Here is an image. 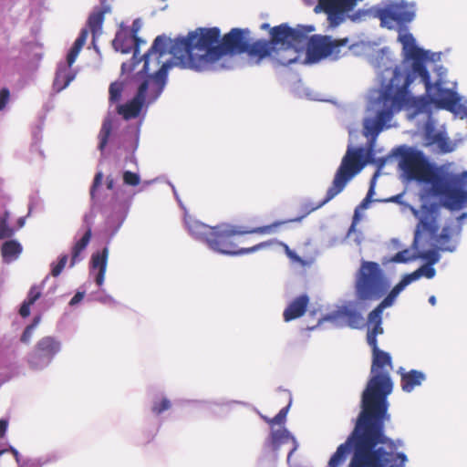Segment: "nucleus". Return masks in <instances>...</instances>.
Segmentation results:
<instances>
[{"label":"nucleus","mask_w":467,"mask_h":467,"mask_svg":"<svg viewBox=\"0 0 467 467\" xmlns=\"http://www.w3.org/2000/svg\"><path fill=\"white\" fill-rule=\"evenodd\" d=\"M38 322H39V317H36L32 324H36V327Z\"/></svg>","instance_id":"nucleus-63"},{"label":"nucleus","mask_w":467,"mask_h":467,"mask_svg":"<svg viewBox=\"0 0 467 467\" xmlns=\"http://www.w3.org/2000/svg\"><path fill=\"white\" fill-rule=\"evenodd\" d=\"M61 350V342L54 337L40 338L29 353L27 362L32 369H42L48 366Z\"/></svg>","instance_id":"nucleus-10"},{"label":"nucleus","mask_w":467,"mask_h":467,"mask_svg":"<svg viewBox=\"0 0 467 467\" xmlns=\"http://www.w3.org/2000/svg\"><path fill=\"white\" fill-rule=\"evenodd\" d=\"M284 246L285 248V251H286V254H288V256L294 257L295 256L294 252H292L286 244H284Z\"/></svg>","instance_id":"nucleus-58"},{"label":"nucleus","mask_w":467,"mask_h":467,"mask_svg":"<svg viewBox=\"0 0 467 467\" xmlns=\"http://www.w3.org/2000/svg\"><path fill=\"white\" fill-rule=\"evenodd\" d=\"M44 287V284L42 285H34L30 287L26 299L22 303L19 315L22 317H27L30 315V306L36 303L42 296V290Z\"/></svg>","instance_id":"nucleus-26"},{"label":"nucleus","mask_w":467,"mask_h":467,"mask_svg":"<svg viewBox=\"0 0 467 467\" xmlns=\"http://www.w3.org/2000/svg\"><path fill=\"white\" fill-rule=\"evenodd\" d=\"M416 258L410 254L408 249L398 252L391 259L392 262L395 263H408L409 261Z\"/></svg>","instance_id":"nucleus-40"},{"label":"nucleus","mask_w":467,"mask_h":467,"mask_svg":"<svg viewBox=\"0 0 467 467\" xmlns=\"http://www.w3.org/2000/svg\"><path fill=\"white\" fill-rule=\"evenodd\" d=\"M419 269L421 270L420 271L421 276L424 275L429 279L432 278L436 273L435 269L431 265H423V266L420 267Z\"/></svg>","instance_id":"nucleus-48"},{"label":"nucleus","mask_w":467,"mask_h":467,"mask_svg":"<svg viewBox=\"0 0 467 467\" xmlns=\"http://www.w3.org/2000/svg\"><path fill=\"white\" fill-rule=\"evenodd\" d=\"M420 271L421 270L418 268L416 271L404 275L400 281L404 284L405 286H407L408 285L418 280L421 276Z\"/></svg>","instance_id":"nucleus-43"},{"label":"nucleus","mask_w":467,"mask_h":467,"mask_svg":"<svg viewBox=\"0 0 467 467\" xmlns=\"http://www.w3.org/2000/svg\"><path fill=\"white\" fill-rule=\"evenodd\" d=\"M399 166L408 180L431 183V193L443 199L444 208L457 211L467 207V191L460 186L467 180V171L461 176H441L422 151L412 148L400 152Z\"/></svg>","instance_id":"nucleus-5"},{"label":"nucleus","mask_w":467,"mask_h":467,"mask_svg":"<svg viewBox=\"0 0 467 467\" xmlns=\"http://www.w3.org/2000/svg\"><path fill=\"white\" fill-rule=\"evenodd\" d=\"M102 179H103V173L101 171L97 172L94 177L92 186L90 188L91 198L95 197V192L101 185Z\"/></svg>","instance_id":"nucleus-45"},{"label":"nucleus","mask_w":467,"mask_h":467,"mask_svg":"<svg viewBox=\"0 0 467 467\" xmlns=\"http://www.w3.org/2000/svg\"><path fill=\"white\" fill-rule=\"evenodd\" d=\"M35 327H36V324H30V325H28V326L25 328V330H24V332H23V334H22V336H21V338H20V340H21L23 343L27 344V343L30 341V339H31V337H32V335H33V332H34Z\"/></svg>","instance_id":"nucleus-46"},{"label":"nucleus","mask_w":467,"mask_h":467,"mask_svg":"<svg viewBox=\"0 0 467 467\" xmlns=\"http://www.w3.org/2000/svg\"><path fill=\"white\" fill-rule=\"evenodd\" d=\"M111 130H112V125H111L110 120H109V119L105 120L102 123L101 129L99 133V150H101V151L104 150L105 147L107 146L109 138L111 133Z\"/></svg>","instance_id":"nucleus-32"},{"label":"nucleus","mask_w":467,"mask_h":467,"mask_svg":"<svg viewBox=\"0 0 467 467\" xmlns=\"http://www.w3.org/2000/svg\"><path fill=\"white\" fill-rule=\"evenodd\" d=\"M68 256L67 254H62L59 257L57 264L52 265L51 275L55 277L58 276L66 266Z\"/></svg>","instance_id":"nucleus-39"},{"label":"nucleus","mask_w":467,"mask_h":467,"mask_svg":"<svg viewBox=\"0 0 467 467\" xmlns=\"http://www.w3.org/2000/svg\"><path fill=\"white\" fill-rule=\"evenodd\" d=\"M466 218H467V213H462L460 216H458L457 220L459 223H462Z\"/></svg>","instance_id":"nucleus-57"},{"label":"nucleus","mask_w":467,"mask_h":467,"mask_svg":"<svg viewBox=\"0 0 467 467\" xmlns=\"http://www.w3.org/2000/svg\"><path fill=\"white\" fill-rule=\"evenodd\" d=\"M422 227L425 231L429 232L430 234L434 235L437 234L439 227L431 222H421Z\"/></svg>","instance_id":"nucleus-49"},{"label":"nucleus","mask_w":467,"mask_h":467,"mask_svg":"<svg viewBox=\"0 0 467 467\" xmlns=\"http://www.w3.org/2000/svg\"><path fill=\"white\" fill-rule=\"evenodd\" d=\"M358 0H318V6L329 16L351 11Z\"/></svg>","instance_id":"nucleus-15"},{"label":"nucleus","mask_w":467,"mask_h":467,"mask_svg":"<svg viewBox=\"0 0 467 467\" xmlns=\"http://www.w3.org/2000/svg\"><path fill=\"white\" fill-rule=\"evenodd\" d=\"M92 236V231L91 228L88 227L84 235L76 242V244L72 247L71 252V260H70V266H74L77 263L82 260V257L80 256L81 253L85 251L87 246L88 245L90 239Z\"/></svg>","instance_id":"nucleus-28"},{"label":"nucleus","mask_w":467,"mask_h":467,"mask_svg":"<svg viewBox=\"0 0 467 467\" xmlns=\"http://www.w3.org/2000/svg\"><path fill=\"white\" fill-rule=\"evenodd\" d=\"M395 298L387 295V296L368 314L367 326L368 328H377L384 330L382 327V315L385 308L392 306Z\"/></svg>","instance_id":"nucleus-19"},{"label":"nucleus","mask_w":467,"mask_h":467,"mask_svg":"<svg viewBox=\"0 0 467 467\" xmlns=\"http://www.w3.org/2000/svg\"><path fill=\"white\" fill-rule=\"evenodd\" d=\"M5 451H6L5 452L10 451L14 455L17 463L20 462V454L17 451V450H16L13 447H10L8 450H5Z\"/></svg>","instance_id":"nucleus-55"},{"label":"nucleus","mask_w":467,"mask_h":467,"mask_svg":"<svg viewBox=\"0 0 467 467\" xmlns=\"http://www.w3.org/2000/svg\"><path fill=\"white\" fill-rule=\"evenodd\" d=\"M92 236V231L91 228L88 227L84 235L76 242V244L72 247L71 252V260H70V266H74L77 263L82 260V257L80 256L81 253L85 251L87 246L88 245L90 239Z\"/></svg>","instance_id":"nucleus-27"},{"label":"nucleus","mask_w":467,"mask_h":467,"mask_svg":"<svg viewBox=\"0 0 467 467\" xmlns=\"http://www.w3.org/2000/svg\"><path fill=\"white\" fill-rule=\"evenodd\" d=\"M376 176L377 174L374 175L373 179H372V182H371V185L369 187V190L367 193V196L366 198L363 200V202H362V205L365 206L367 202H370V198L372 196V194L374 193V185H373V182L374 180L376 179Z\"/></svg>","instance_id":"nucleus-52"},{"label":"nucleus","mask_w":467,"mask_h":467,"mask_svg":"<svg viewBox=\"0 0 467 467\" xmlns=\"http://www.w3.org/2000/svg\"><path fill=\"white\" fill-rule=\"evenodd\" d=\"M221 57L226 54H243L247 48L248 40L245 31L240 28H233L225 34L220 41Z\"/></svg>","instance_id":"nucleus-13"},{"label":"nucleus","mask_w":467,"mask_h":467,"mask_svg":"<svg viewBox=\"0 0 467 467\" xmlns=\"http://www.w3.org/2000/svg\"><path fill=\"white\" fill-rule=\"evenodd\" d=\"M451 240V233L448 227H444L441 233L438 235L436 242L440 245V248L443 251H452L451 248L448 247L446 244Z\"/></svg>","instance_id":"nucleus-34"},{"label":"nucleus","mask_w":467,"mask_h":467,"mask_svg":"<svg viewBox=\"0 0 467 467\" xmlns=\"http://www.w3.org/2000/svg\"><path fill=\"white\" fill-rule=\"evenodd\" d=\"M274 51V47L268 41L258 40L252 44L248 42L244 53L248 55L251 62L258 64L267 57H272Z\"/></svg>","instance_id":"nucleus-16"},{"label":"nucleus","mask_w":467,"mask_h":467,"mask_svg":"<svg viewBox=\"0 0 467 467\" xmlns=\"http://www.w3.org/2000/svg\"><path fill=\"white\" fill-rule=\"evenodd\" d=\"M419 234H420V232H419V230H417L415 233V237H414V242H413L414 244H416V243L418 242Z\"/></svg>","instance_id":"nucleus-60"},{"label":"nucleus","mask_w":467,"mask_h":467,"mask_svg":"<svg viewBox=\"0 0 467 467\" xmlns=\"http://www.w3.org/2000/svg\"><path fill=\"white\" fill-rule=\"evenodd\" d=\"M338 317L346 321L351 328L358 329L364 325V318L359 311L350 306H343L338 310Z\"/></svg>","instance_id":"nucleus-23"},{"label":"nucleus","mask_w":467,"mask_h":467,"mask_svg":"<svg viewBox=\"0 0 467 467\" xmlns=\"http://www.w3.org/2000/svg\"><path fill=\"white\" fill-rule=\"evenodd\" d=\"M123 91V85L119 82H113L110 84L109 88V100L111 102H117L120 99Z\"/></svg>","instance_id":"nucleus-35"},{"label":"nucleus","mask_w":467,"mask_h":467,"mask_svg":"<svg viewBox=\"0 0 467 467\" xmlns=\"http://www.w3.org/2000/svg\"><path fill=\"white\" fill-rule=\"evenodd\" d=\"M425 140L428 145H437L442 152H450L452 150L446 135L442 132L435 131L432 127L426 128Z\"/></svg>","instance_id":"nucleus-21"},{"label":"nucleus","mask_w":467,"mask_h":467,"mask_svg":"<svg viewBox=\"0 0 467 467\" xmlns=\"http://www.w3.org/2000/svg\"><path fill=\"white\" fill-rule=\"evenodd\" d=\"M398 40L402 45L404 59L411 61V72L404 75L398 67L391 69L390 79L379 96L383 109L377 113L375 120L384 128L391 119L393 113L401 110L404 106L410 104V101H413V104L420 102V106H423V98L409 97V88L414 81L415 75L420 77L425 86L426 95L433 104L441 109L453 111L459 99L454 92L444 88L441 82L431 83L426 67L429 52L416 45V40L410 33L400 34Z\"/></svg>","instance_id":"nucleus-2"},{"label":"nucleus","mask_w":467,"mask_h":467,"mask_svg":"<svg viewBox=\"0 0 467 467\" xmlns=\"http://www.w3.org/2000/svg\"><path fill=\"white\" fill-rule=\"evenodd\" d=\"M145 88L146 84H140L135 97L129 102L119 105L118 107V113L123 117L124 119H131L137 118L145 102Z\"/></svg>","instance_id":"nucleus-14"},{"label":"nucleus","mask_w":467,"mask_h":467,"mask_svg":"<svg viewBox=\"0 0 467 467\" xmlns=\"http://www.w3.org/2000/svg\"><path fill=\"white\" fill-rule=\"evenodd\" d=\"M348 43V38L333 39L330 36L314 35L308 39L307 59L312 63L327 57L337 60L340 57L341 48Z\"/></svg>","instance_id":"nucleus-8"},{"label":"nucleus","mask_w":467,"mask_h":467,"mask_svg":"<svg viewBox=\"0 0 467 467\" xmlns=\"http://www.w3.org/2000/svg\"><path fill=\"white\" fill-rule=\"evenodd\" d=\"M406 286L404 285V284L400 281L392 289L391 291L388 294L389 296H390L391 297L395 298L398 296V295L405 288Z\"/></svg>","instance_id":"nucleus-50"},{"label":"nucleus","mask_w":467,"mask_h":467,"mask_svg":"<svg viewBox=\"0 0 467 467\" xmlns=\"http://www.w3.org/2000/svg\"><path fill=\"white\" fill-rule=\"evenodd\" d=\"M185 223L191 235L207 244L213 227L192 219L186 220Z\"/></svg>","instance_id":"nucleus-20"},{"label":"nucleus","mask_w":467,"mask_h":467,"mask_svg":"<svg viewBox=\"0 0 467 467\" xmlns=\"http://www.w3.org/2000/svg\"><path fill=\"white\" fill-rule=\"evenodd\" d=\"M384 330L368 328L366 340L372 351L371 377L362 393L361 411L356 426L347 441L340 444L328 462V467H339L353 450L348 467H395L391 464L393 453L379 444L394 446L391 439L385 435V421L388 414V396L393 383L389 376L392 358L389 353L381 350L377 337Z\"/></svg>","instance_id":"nucleus-1"},{"label":"nucleus","mask_w":467,"mask_h":467,"mask_svg":"<svg viewBox=\"0 0 467 467\" xmlns=\"http://www.w3.org/2000/svg\"><path fill=\"white\" fill-rule=\"evenodd\" d=\"M108 12H109V6L96 8L88 16V29L91 31L93 39H95L97 36L101 34L105 14Z\"/></svg>","instance_id":"nucleus-22"},{"label":"nucleus","mask_w":467,"mask_h":467,"mask_svg":"<svg viewBox=\"0 0 467 467\" xmlns=\"http://www.w3.org/2000/svg\"><path fill=\"white\" fill-rule=\"evenodd\" d=\"M10 91L7 88H3L0 90V111L3 110L9 101Z\"/></svg>","instance_id":"nucleus-47"},{"label":"nucleus","mask_w":467,"mask_h":467,"mask_svg":"<svg viewBox=\"0 0 467 467\" xmlns=\"http://www.w3.org/2000/svg\"><path fill=\"white\" fill-rule=\"evenodd\" d=\"M83 297H84L83 292H77L75 294V296L71 298L69 305L75 306V305L78 304L83 299Z\"/></svg>","instance_id":"nucleus-53"},{"label":"nucleus","mask_w":467,"mask_h":467,"mask_svg":"<svg viewBox=\"0 0 467 467\" xmlns=\"http://www.w3.org/2000/svg\"><path fill=\"white\" fill-rule=\"evenodd\" d=\"M171 408V401L167 398H163L161 400L154 401L151 407V410L154 414L160 415L165 410Z\"/></svg>","instance_id":"nucleus-36"},{"label":"nucleus","mask_w":467,"mask_h":467,"mask_svg":"<svg viewBox=\"0 0 467 467\" xmlns=\"http://www.w3.org/2000/svg\"><path fill=\"white\" fill-rule=\"evenodd\" d=\"M107 188L112 190L114 188V180L112 178H107Z\"/></svg>","instance_id":"nucleus-56"},{"label":"nucleus","mask_w":467,"mask_h":467,"mask_svg":"<svg viewBox=\"0 0 467 467\" xmlns=\"http://www.w3.org/2000/svg\"><path fill=\"white\" fill-rule=\"evenodd\" d=\"M429 302L431 305L434 306L436 304V297L434 296H430Z\"/></svg>","instance_id":"nucleus-59"},{"label":"nucleus","mask_w":467,"mask_h":467,"mask_svg":"<svg viewBox=\"0 0 467 467\" xmlns=\"http://www.w3.org/2000/svg\"><path fill=\"white\" fill-rule=\"evenodd\" d=\"M419 257L427 260L431 265L435 264L439 261V254L435 250H428L421 253Z\"/></svg>","instance_id":"nucleus-41"},{"label":"nucleus","mask_w":467,"mask_h":467,"mask_svg":"<svg viewBox=\"0 0 467 467\" xmlns=\"http://www.w3.org/2000/svg\"><path fill=\"white\" fill-rule=\"evenodd\" d=\"M309 304V297L301 295L296 297L284 310L283 317L285 322L296 319L304 316Z\"/></svg>","instance_id":"nucleus-18"},{"label":"nucleus","mask_w":467,"mask_h":467,"mask_svg":"<svg viewBox=\"0 0 467 467\" xmlns=\"http://www.w3.org/2000/svg\"><path fill=\"white\" fill-rule=\"evenodd\" d=\"M22 251L23 247L16 240L5 241L1 246V255L5 263L16 260Z\"/></svg>","instance_id":"nucleus-29"},{"label":"nucleus","mask_w":467,"mask_h":467,"mask_svg":"<svg viewBox=\"0 0 467 467\" xmlns=\"http://www.w3.org/2000/svg\"><path fill=\"white\" fill-rule=\"evenodd\" d=\"M133 30H136V33H137V32H138V30H139V27H137V26H136V21L133 23V25H132V28H131V29H130V31H133Z\"/></svg>","instance_id":"nucleus-61"},{"label":"nucleus","mask_w":467,"mask_h":467,"mask_svg":"<svg viewBox=\"0 0 467 467\" xmlns=\"http://www.w3.org/2000/svg\"><path fill=\"white\" fill-rule=\"evenodd\" d=\"M389 282L376 262L362 261L357 273L356 296L361 301H376L386 295Z\"/></svg>","instance_id":"nucleus-6"},{"label":"nucleus","mask_w":467,"mask_h":467,"mask_svg":"<svg viewBox=\"0 0 467 467\" xmlns=\"http://www.w3.org/2000/svg\"><path fill=\"white\" fill-rule=\"evenodd\" d=\"M425 379V375L421 371L411 369L409 372L402 373L400 378L401 389L405 392L412 391L420 386Z\"/></svg>","instance_id":"nucleus-24"},{"label":"nucleus","mask_w":467,"mask_h":467,"mask_svg":"<svg viewBox=\"0 0 467 467\" xmlns=\"http://www.w3.org/2000/svg\"><path fill=\"white\" fill-rule=\"evenodd\" d=\"M123 182L129 186H137L140 182V178L139 174L132 172L130 171H126L123 172Z\"/></svg>","instance_id":"nucleus-37"},{"label":"nucleus","mask_w":467,"mask_h":467,"mask_svg":"<svg viewBox=\"0 0 467 467\" xmlns=\"http://www.w3.org/2000/svg\"><path fill=\"white\" fill-rule=\"evenodd\" d=\"M311 30L312 28L308 30H305L304 27L292 28L286 24H282L271 29V39L268 43L274 47V49L276 48L278 45L282 47L299 46L306 42L307 39V32Z\"/></svg>","instance_id":"nucleus-11"},{"label":"nucleus","mask_w":467,"mask_h":467,"mask_svg":"<svg viewBox=\"0 0 467 467\" xmlns=\"http://www.w3.org/2000/svg\"><path fill=\"white\" fill-rule=\"evenodd\" d=\"M7 426H8V421L6 420L1 419L0 420V439L5 436Z\"/></svg>","instance_id":"nucleus-54"},{"label":"nucleus","mask_w":467,"mask_h":467,"mask_svg":"<svg viewBox=\"0 0 467 467\" xmlns=\"http://www.w3.org/2000/svg\"><path fill=\"white\" fill-rule=\"evenodd\" d=\"M288 439V432L286 431H276L272 433V441L275 445L285 441Z\"/></svg>","instance_id":"nucleus-42"},{"label":"nucleus","mask_w":467,"mask_h":467,"mask_svg":"<svg viewBox=\"0 0 467 467\" xmlns=\"http://www.w3.org/2000/svg\"><path fill=\"white\" fill-rule=\"evenodd\" d=\"M109 257V249L104 247L101 252H96L91 255L90 271L98 270L95 275V282L99 286L104 283Z\"/></svg>","instance_id":"nucleus-17"},{"label":"nucleus","mask_w":467,"mask_h":467,"mask_svg":"<svg viewBox=\"0 0 467 467\" xmlns=\"http://www.w3.org/2000/svg\"><path fill=\"white\" fill-rule=\"evenodd\" d=\"M272 58L279 65L289 66L297 60L296 46H286L279 49L275 48Z\"/></svg>","instance_id":"nucleus-25"},{"label":"nucleus","mask_w":467,"mask_h":467,"mask_svg":"<svg viewBox=\"0 0 467 467\" xmlns=\"http://www.w3.org/2000/svg\"><path fill=\"white\" fill-rule=\"evenodd\" d=\"M365 129L368 134L376 137L384 128L375 120L371 124L366 125Z\"/></svg>","instance_id":"nucleus-44"},{"label":"nucleus","mask_w":467,"mask_h":467,"mask_svg":"<svg viewBox=\"0 0 467 467\" xmlns=\"http://www.w3.org/2000/svg\"><path fill=\"white\" fill-rule=\"evenodd\" d=\"M365 151L363 148H348L341 163L337 170L331 185L328 187L326 196L317 205L305 204L303 207L304 213L301 216L284 220L275 221L269 225L259 226L255 228H247L244 226L232 225L223 223L213 226L210 239H208L207 245L213 251L227 254V255H243L252 254L259 250L269 247L274 244V241L261 242L254 246L248 248L238 249L236 244L232 240L235 235H244L251 234H271L281 225L287 223H299L312 212L321 208L326 203L334 199L346 188L347 184L352 178L358 173L366 165Z\"/></svg>","instance_id":"nucleus-3"},{"label":"nucleus","mask_w":467,"mask_h":467,"mask_svg":"<svg viewBox=\"0 0 467 467\" xmlns=\"http://www.w3.org/2000/svg\"><path fill=\"white\" fill-rule=\"evenodd\" d=\"M406 286L404 285V284L400 281L392 289L391 291L388 294L389 296H390L391 297L395 298L398 296V295L405 288Z\"/></svg>","instance_id":"nucleus-51"},{"label":"nucleus","mask_w":467,"mask_h":467,"mask_svg":"<svg viewBox=\"0 0 467 467\" xmlns=\"http://www.w3.org/2000/svg\"><path fill=\"white\" fill-rule=\"evenodd\" d=\"M290 408V403L280 410V411L272 419L265 418V420L269 423L271 426L274 425H282L285 423L288 410Z\"/></svg>","instance_id":"nucleus-33"},{"label":"nucleus","mask_w":467,"mask_h":467,"mask_svg":"<svg viewBox=\"0 0 467 467\" xmlns=\"http://www.w3.org/2000/svg\"><path fill=\"white\" fill-rule=\"evenodd\" d=\"M145 44L136 36V30L130 31L128 27H121L115 35L112 46L117 51L128 54L133 51L134 57L140 53V45Z\"/></svg>","instance_id":"nucleus-12"},{"label":"nucleus","mask_w":467,"mask_h":467,"mask_svg":"<svg viewBox=\"0 0 467 467\" xmlns=\"http://www.w3.org/2000/svg\"><path fill=\"white\" fill-rule=\"evenodd\" d=\"M73 79V76L67 73V70H58L56 74L55 84L58 85L62 81L60 88H66Z\"/></svg>","instance_id":"nucleus-38"},{"label":"nucleus","mask_w":467,"mask_h":467,"mask_svg":"<svg viewBox=\"0 0 467 467\" xmlns=\"http://www.w3.org/2000/svg\"><path fill=\"white\" fill-rule=\"evenodd\" d=\"M398 456L402 459V461L406 460V456L403 453H399Z\"/></svg>","instance_id":"nucleus-62"},{"label":"nucleus","mask_w":467,"mask_h":467,"mask_svg":"<svg viewBox=\"0 0 467 467\" xmlns=\"http://www.w3.org/2000/svg\"><path fill=\"white\" fill-rule=\"evenodd\" d=\"M375 16L379 19L381 26L394 29L396 25L411 22L415 17V10L413 5L401 1L377 9Z\"/></svg>","instance_id":"nucleus-9"},{"label":"nucleus","mask_w":467,"mask_h":467,"mask_svg":"<svg viewBox=\"0 0 467 467\" xmlns=\"http://www.w3.org/2000/svg\"><path fill=\"white\" fill-rule=\"evenodd\" d=\"M10 214L5 211L0 215V240L10 238L15 234V229L8 225Z\"/></svg>","instance_id":"nucleus-31"},{"label":"nucleus","mask_w":467,"mask_h":467,"mask_svg":"<svg viewBox=\"0 0 467 467\" xmlns=\"http://www.w3.org/2000/svg\"><path fill=\"white\" fill-rule=\"evenodd\" d=\"M88 36V29L83 28L81 29L78 38L75 40L72 47L70 48L67 56V63L68 67H71L76 61L79 52L82 47L86 44L87 38Z\"/></svg>","instance_id":"nucleus-30"},{"label":"nucleus","mask_w":467,"mask_h":467,"mask_svg":"<svg viewBox=\"0 0 467 467\" xmlns=\"http://www.w3.org/2000/svg\"><path fill=\"white\" fill-rule=\"evenodd\" d=\"M221 31L218 27H200L189 32L186 37L174 40L164 35L158 36L145 56V67L149 69L150 58L171 54L184 68L203 70L212 62L221 58Z\"/></svg>","instance_id":"nucleus-4"},{"label":"nucleus","mask_w":467,"mask_h":467,"mask_svg":"<svg viewBox=\"0 0 467 467\" xmlns=\"http://www.w3.org/2000/svg\"><path fill=\"white\" fill-rule=\"evenodd\" d=\"M18 223H19V226H20V227H22V226H23V224H24V219H23V218H20V219H19V221H18Z\"/></svg>","instance_id":"nucleus-64"},{"label":"nucleus","mask_w":467,"mask_h":467,"mask_svg":"<svg viewBox=\"0 0 467 467\" xmlns=\"http://www.w3.org/2000/svg\"><path fill=\"white\" fill-rule=\"evenodd\" d=\"M145 56L146 53L143 55L144 61ZM161 57L159 58L160 64L157 65L156 56H152L149 69L144 68V64L141 70L147 74L146 78L140 84H146L145 99L148 104L154 102L161 96L167 82L168 71L172 67L171 61H161Z\"/></svg>","instance_id":"nucleus-7"}]
</instances>
